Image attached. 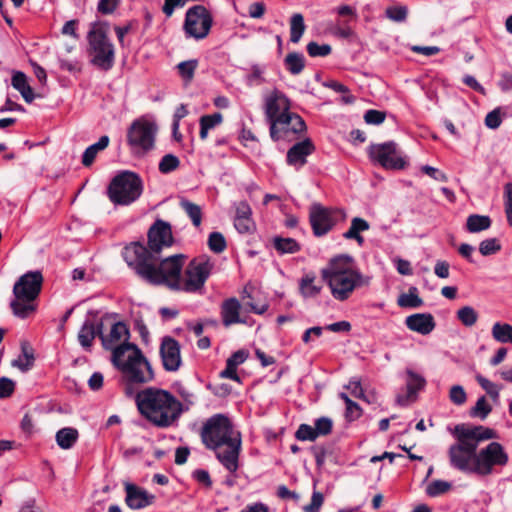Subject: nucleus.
Instances as JSON below:
<instances>
[{
	"instance_id": "21",
	"label": "nucleus",
	"mask_w": 512,
	"mask_h": 512,
	"mask_svg": "<svg viewBox=\"0 0 512 512\" xmlns=\"http://www.w3.org/2000/svg\"><path fill=\"white\" fill-rule=\"evenodd\" d=\"M315 150L311 139L305 138L303 141L295 143L288 151L286 160L288 165L299 169L307 163V157Z\"/></svg>"
},
{
	"instance_id": "4",
	"label": "nucleus",
	"mask_w": 512,
	"mask_h": 512,
	"mask_svg": "<svg viewBox=\"0 0 512 512\" xmlns=\"http://www.w3.org/2000/svg\"><path fill=\"white\" fill-rule=\"evenodd\" d=\"M139 412L153 425L165 428L178 420L183 406L170 392L146 388L136 395Z\"/></svg>"
},
{
	"instance_id": "44",
	"label": "nucleus",
	"mask_w": 512,
	"mask_h": 512,
	"mask_svg": "<svg viewBox=\"0 0 512 512\" xmlns=\"http://www.w3.org/2000/svg\"><path fill=\"white\" fill-rule=\"evenodd\" d=\"M179 164L180 161L178 157L173 154H167L161 159L159 163V170L160 172L167 174L176 170L179 167Z\"/></svg>"
},
{
	"instance_id": "57",
	"label": "nucleus",
	"mask_w": 512,
	"mask_h": 512,
	"mask_svg": "<svg viewBox=\"0 0 512 512\" xmlns=\"http://www.w3.org/2000/svg\"><path fill=\"white\" fill-rule=\"evenodd\" d=\"M386 114L379 110H368L364 115V120L367 124L378 125L385 120Z\"/></svg>"
},
{
	"instance_id": "37",
	"label": "nucleus",
	"mask_w": 512,
	"mask_h": 512,
	"mask_svg": "<svg viewBox=\"0 0 512 512\" xmlns=\"http://www.w3.org/2000/svg\"><path fill=\"white\" fill-rule=\"evenodd\" d=\"M96 336V330L93 322L85 321L79 333L78 340L82 347L89 348Z\"/></svg>"
},
{
	"instance_id": "35",
	"label": "nucleus",
	"mask_w": 512,
	"mask_h": 512,
	"mask_svg": "<svg viewBox=\"0 0 512 512\" xmlns=\"http://www.w3.org/2000/svg\"><path fill=\"white\" fill-rule=\"evenodd\" d=\"M305 28L303 15L300 13L293 14L290 19V40L293 43H298L304 34Z\"/></svg>"
},
{
	"instance_id": "8",
	"label": "nucleus",
	"mask_w": 512,
	"mask_h": 512,
	"mask_svg": "<svg viewBox=\"0 0 512 512\" xmlns=\"http://www.w3.org/2000/svg\"><path fill=\"white\" fill-rule=\"evenodd\" d=\"M143 191L142 181L133 172L124 171L115 176L107 190L110 201L115 205H129L136 201Z\"/></svg>"
},
{
	"instance_id": "41",
	"label": "nucleus",
	"mask_w": 512,
	"mask_h": 512,
	"mask_svg": "<svg viewBox=\"0 0 512 512\" xmlns=\"http://www.w3.org/2000/svg\"><path fill=\"white\" fill-rule=\"evenodd\" d=\"M407 376V390L409 396L415 394L424 387L425 379L421 375L413 371H407Z\"/></svg>"
},
{
	"instance_id": "60",
	"label": "nucleus",
	"mask_w": 512,
	"mask_h": 512,
	"mask_svg": "<svg viewBox=\"0 0 512 512\" xmlns=\"http://www.w3.org/2000/svg\"><path fill=\"white\" fill-rule=\"evenodd\" d=\"M422 172L430 176L431 178L440 181V182H447L448 177L445 173L439 171L437 168H434L429 165H424L421 167Z\"/></svg>"
},
{
	"instance_id": "64",
	"label": "nucleus",
	"mask_w": 512,
	"mask_h": 512,
	"mask_svg": "<svg viewBox=\"0 0 512 512\" xmlns=\"http://www.w3.org/2000/svg\"><path fill=\"white\" fill-rule=\"evenodd\" d=\"M265 4L263 2H254L248 8V13L251 18H261L265 13Z\"/></svg>"
},
{
	"instance_id": "16",
	"label": "nucleus",
	"mask_w": 512,
	"mask_h": 512,
	"mask_svg": "<svg viewBox=\"0 0 512 512\" xmlns=\"http://www.w3.org/2000/svg\"><path fill=\"white\" fill-rule=\"evenodd\" d=\"M174 243L171 225L161 219H158L149 228L148 231V251L151 254L159 253L164 247H170Z\"/></svg>"
},
{
	"instance_id": "38",
	"label": "nucleus",
	"mask_w": 512,
	"mask_h": 512,
	"mask_svg": "<svg viewBox=\"0 0 512 512\" xmlns=\"http://www.w3.org/2000/svg\"><path fill=\"white\" fill-rule=\"evenodd\" d=\"M181 208L186 212V214L191 219L193 225L195 227H199L202 222V210L201 207L193 202L188 200L180 201Z\"/></svg>"
},
{
	"instance_id": "19",
	"label": "nucleus",
	"mask_w": 512,
	"mask_h": 512,
	"mask_svg": "<svg viewBox=\"0 0 512 512\" xmlns=\"http://www.w3.org/2000/svg\"><path fill=\"white\" fill-rule=\"evenodd\" d=\"M163 366L167 371H177L182 363L180 344L172 337H164L160 346Z\"/></svg>"
},
{
	"instance_id": "15",
	"label": "nucleus",
	"mask_w": 512,
	"mask_h": 512,
	"mask_svg": "<svg viewBox=\"0 0 512 512\" xmlns=\"http://www.w3.org/2000/svg\"><path fill=\"white\" fill-rule=\"evenodd\" d=\"M306 130L304 120L296 113L289 112L270 124V136L274 141L291 140Z\"/></svg>"
},
{
	"instance_id": "20",
	"label": "nucleus",
	"mask_w": 512,
	"mask_h": 512,
	"mask_svg": "<svg viewBox=\"0 0 512 512\" xmlns=\"http://www.w3.org/2000/svg\"><path fill=\"white\" fill-rule=\"evenodd\" d=\"M130 333L129 329L124 322L114 323L108 334H101L102 345L105 349L112 350V354L115 350L124 343H129Z\"/></svg>"
},
{
	"instance_id": "63",
	"label": "nucleus",
	"mask_w": 512,
	"mask_h": 512,
	"mask_svg": "<svg viewBox=\"0 0 512 512\" xmlns=\"http://www.w3.org/2000/svg\"><path fill=\"white\" fill-rule=\"evenodd\" d=\"M248 357V353L244 350H238L235 353H233L228 359L227 362L229 365L234 366L237 368L238 365L245 362V360Z\"/></svg>"
},
{
	"instance_id": "22",
	"label": "nucleus",
	"mask_w": 512,
	"mask_h": 512,
	"mask_svg": "<svg viewBox=\"0 0 512 512\" xmlns=\"http://www.w3.org/2000/svg\"><path fill=\"white\" fill-rule=\"evenodd\" d=\"M125 490H126V504L131 509H142L149 505H151L154 500L155 496L152 494H149L146 490L131 484L126 483L125 484Z\"/></svg>"
},
{
	"instance_id": "55",
	"label": "nucleus",
	"mask_w": 512,
	"mask_h": 512,
	"mask_svg": "<svg viewBox=\"0 0 512 512\" xmlns=\"http://www.w3.org/2000/svg\"><path fill=\"white\" fill-rule=\"evenodd\" d=\"M324 502V496L321 492L314 491L310 504L304 506V512H319Z\"/></svg>"
},
{
	"instance_id": "1",
	"label": "nucleus",
	"mask_w": 512,
	"mask_h": 512,
	"mask_svg": "<svg viewBox=\"0 0 512 512\" xmlns=\"http://www.w3.org/2000/svg\"><path fill=\"white\" fill-rule=\"evenodd\" d=\"M201 440L207 449L215 452L218 461L231 473L238 470L242 436L224 414L209 417L202 425Z\"/></svg>"
},
{
	"instance_id": "3",
	"label": "nucleus",
	"mask_w": 512,
	"mask_h": 512,
	"mask_svg": "<svg viewBox=\"0 0 512 512\" xmlns=\"http://www.w3.org/2000/svg\"><path fill=\"white\" fill-rule=\"evenodd\" d=\"M456 443L448 450L449 461L452 467L474 473L477 447L481 441L496 437L494 430L483 426L456 425L453 431Z\"/></svg>"
},
{
	"instance_id": "54",
	"label": "nucleus",
	"mask_w": 512,
	"mask_h": 512,
	"mask_svg": "<svg viewBox=\"0 0 512 512\" xmlns=\"http://www.w3.org/2000/svg\"><path fill=\"white\" fill-rule=\"evenodd\" d=\"M121 0H99L97 10L103 15L112 14L119 6Z\"/></svg>"
},
{
	"instance_id": "52",
	"label": "nucleus",
	"mask_w": 512,
	"mask_h": 512,
	"mask_svg": "<svg viewBox=\"0 0 512 512\" xmlns=\"http://www.w3.org/2000/svg\"><path fill=\"white\" fill-rule=\"evenodd\" d=\"M449 398L456 405H462L467 400V395L461 385H454L450 388Z\"/></svg>"
},
{
	"instance_id": "30",
	"label": "nucleus",
	"mask_w": 512,
	"mask_h": 512,
	"mask_svg": "<svg viewBox=\"0 0 512 512\" xmlns=\"http://www.w3.org/2000/svg\"><path fill=\"white\" fill-rule=\"evenodd\" d=\"M109 144V137L104 135L100 137L97 143L89 146L83 153L82 156V164L86 167H89L94 159L96 158L99 151L104 150Z\"/></svg>"
},
{
	"instance_id": "33",
	"label": "nucleus",
	"mask_w": 512,
	"mask_h": 512,
	"mask_svg": "<svg viewBox=\"0 0 512 512\" xmlns=\"http://www.w3.org/2000/svg\"><path fill=\"white\" fill-rule=\"evenodd\" d=\"M397 304L404 308H418L423 304V300L418 296L417 288L410 287L408 293L398 297Z\"/></svg>"
},
{
	"instance_id": "25",
	"label": "nucleus",
	"mask_w": 512,
	"mask_h": 512,
	"mask_svg": "<svg viewBox=\"0 0 512 512\" xmlns=\"http://www.w3.org/2000/svg\"><path fill=\"white\" fill-rule=\"evenodd\" d=\"M20 346L21 354L11 362V365L22 372H27L34 366L35 352L26 340L21 341Z\"/></svg>"
},
{
	"instance_id": "43",
	"label": "nucleus",
	"mask_w": 512,
	"mask_h": 512,
	"mask_svg": "<svg viewBox=\"0 0 512 512\" xmlns=\"http://www.w3.org/2000/svg\"><path fill=\"white\" fill-rule=\"evenodd\" d=\"M451 489V484L443 480H434L426 487V493L431 497L444 494Z\"/></svg>"
},
{
	"instance_id": "59",
	"label": "nucleus",
	"mask_w": 512,
	"mask_h": 512,
	"mask_svg": "<svg viewBox=\"0 0 512 512\" xmlns=\"http://www.w3.org/2000/svg\"><path fill=\"white\" fill-rule=\"evenodd\" d=\"M15 388V383L6 377L0 378V398L9 397Z\"/></svg>"
},
{
	"instance_id": "62",
	"label": "nucleus",
	"mask_w": 512,
	"mask_h": 512,
	"mask_svg": "<svg viewBox=\"0 0 512 512\" xmlns=\"http://www.w3.org/2000/svg\"><path fill=\"white\" fill-rule=\"evenodd\" d=\"M485 124L491 129H496L501 124V117L498 110L489 112L485 117Z\"/></svg>"
},
{
	"instance_id": "32",
	"label": "nucleus",
	"mask_w": 512,
	"mask_h": 512,
	"mask_svg": "<svg viewBox=\"0 0 512 512\" xmlns=\"http://www.w3.org/2000/svg\"><path fill=\"white\" fill-rule=\"evenodd\" d=\"M491 226V219L486 215L473 214L467 218L466 228L470 233L487 230Z\"/></svg>"
},
{
	"instance_id": "9",
	"label": "nucleus",
	"mask_w": 512,
	"mask_h": 512,
	"mask_svg": "<svg viewBox=\"0 0 512 512\" xmlns=\"http://www.w3.org/2000/svg\"><path fill=\"white\" fill-rule=\"evenodd\" d=\"M91 62L102 70L110 69L114 64V47L109 41L106 29L95 24L88 34Z\"/></svg>"
},
{
	"instance_id": "36",
	"label": "nucleus",
	"mask_w": 512,
	"mask_h": 512,
	"mask_svg": "<svg viewBox=\"0 0 512 512\" xmlns=\"http://www.w3.org/2000/svg\"><path fill=\"white\" fill-rule=\"evenodd\" d=\"M223 120V116L221 113H214L212 115H204L200 118V137L201 139H206L208 136V131L215 126L219 125Z\"/></svg>"
},
{
	"instance_id": "10",
	"label": "nucleus",
	"mask_w": 512,
	"mask_h": 512,
	"mask_svg": "<svg viewBox=\"0 0 512 512\" xmlns=\"http://www.w3.org/2000/svg\"><path fill=\"white\" fill-rule=\"evenodd\" d=\"M213 267V262L207 256H200L192 259L181 276L180 285L177 290L189 293L200 292L203 289Z\"/></svg>"
},
{
	"instance_id": "17",
	"label": "nucleus",
	"mask_w": 512,
	"mask_h": 512,
	"mask_svg": "<svg viewBox=\"0 0 512 512\" xmlns=\"http://www.w3.org/2000/svg\"><path fill=\"white\" fill-rule=\"evenodd\" d=\"M309 219L316 236H323L335 225L333 210L320 204H313L310 208Z\"/></svg>"
},
{
	"instance_id": "34",
	"label": "nucleus",
	"mask_w": 512,
	"mask_h": 512,
	"mask_svg": "<svg viewBox=\"0 0 512 512\" xmlns=\"http://www.w3.org/2000/svg\"><path fill=\"white\" fill-rule=\"evenodd\" d=\"M273 246L280 254H293L300 250V244L293 238L275 237Z\"/></svg>"
},
{
	"instance_id": "14",
	"label": "nucleus",
	"mask_w": 512,
	"mask_h": 512,
	"mask_svg": "<svg viewBox=\"0 0 512 512\" xmlns=\"http://www.w3.org/2000/svg\"><path fill=\"white\" fill-rule=\"evenodd\" d=\"M157 127L146 120L134 121L128 130V143L137 152H147L154 146Z\"/></svg>"
},
{
	"instance_id": "5",
	"label": "nucleus",
	"mask_w": 512,
	"mask_h": 512,
	"mask_svg": "<svg viewBox=\"0 0 512 512\" xmlns=\"http://www.w3.org/2000/svg\"><path fill=\"white\" fill-rule=\"evenodd\" d=\"M321 276L332 296L338 301L347 300L355 289L370 283V278L363 276L355 268L354 259L349 255L332 258L321 270Z\"/></svg>"
},
{
	"instance_id": "2",
	"label": "nucleus",
	"mask_w": 512,
	"mask_h": 512,
	"mask_svg": "<svg viewBox=\"0 0 512 512\" xmlns=\"http://www.w3.org/2000/svg\"><path fill=\"white\" fill-rule=\"evenodd\" d=\"M124 258L129 266L134 267L137 273L150 283L164 284L170 289L177 290L187 257L184 254L172 255L156 266L151 252L144 245L133 243L125 248Z\"/></svg>"
},
{
	"instance_id": "31",
	"label": "nucleus",
	"mask_w": 512,
	"mask_h": 512,
	"mask_svg": "<svg viewBox=\"0 0 512 512\" xmlns=\"http://www.w3.org/2000/svg\"><path fill=\"white\" fill-rule=\"evenodd\" d=\"M492 337L499 343L512 344V325L509 323L496 322L491 329Z\"/></svg>"
},
{
	"instance_id": "18",
	"label": "nucleus",
	"mask_w": 512,
	"mask_h": 512,
	"mask_svg": "<svg viewBox=\"0 0 512 512\" xmlns=\"http://www.w3.org/2000/svg\"><path fill=\"white\" fill-rule=\"evenodd\" d=\"M290 111V101L285 94L279 90H273L265 98V115L269 124L282 117Z\"/></svg>"
},
{
	"instance_id": "61",
	"label": "nucleus",
	"mask_w": 512,
	"mask_h": 512,
	"mask_svg": "<svg viewBox=\"0 0 512 512\" xmlns=\"http://www.w3.org/2000/svg\"><path fill=\"white\" fill-rule=\"evenodd\" d=\"M186 3V0H165L163 5V13L167 17H171L176 7H183Z\"/></svg>"
},
{
	"instance_id": "40",
	"label": "nucleus",
	"mask_w": 512,
	"mask_h": 512,
	"mask_svg": "<svg viewBox=\"0 0 512 512\" xmlns=\"http://www.w3.org/2000/svg\"><path fill=\"white\" fill-rule=\"evenodd\" d=\"M458 320L467 327L473 326L478 320V313L471 306H464L457 311Z\"/></svg>"
},
{
	"instance_id": "53",
	"label": "nucleus",
	"mask_w": 512,
	"mask_h": 512,
	"mask_svg": "<svg viewBox=\"0 0 512 512\" xmlns=\"http://www.w3.org/2000/svg\"><path fill=\"white\" fill-rule=\"evenodd\" d=\"M333 427V422L328 417H321L315 422V431L317 436H325L328 435Z\"/></svg>"
},
{
	"instance_id": "28",
	"label": "nucleus",
	"mask_w": 512,
	"mask_h": 512,
	"mask_svg": "<svg viewBox=\"0 0 512 512\" xmlns=\"http://www.w3.org/2000/svg\"><path fill=\"white\" fill-rule=\"evenodd\" d=\"M78 430L72 427L60 429L55 436L56 442L61 449L67 450L73 447L78 440Z\"/></svg>"
},
{
	"instance_id": "39",
	"label": "nucleus",
	"mask_w": 512,
	"mask_h": 512,
	"mask_svg": "<svg viewBox=\"0 0 512 512\" xmlns=\"http://www.w3.org/2000/svg\"><path fill=\"white\" fill-rule=\"evenodd\" d=\"M285 64L291 74L297 75L305 67L304 57L299 53H289L285 58Z\"/></svg>"
},
{
	"instance_id": "56",
	"label": "nucleus",
	"mask_w": 512,
	"mask_h": 512,
	"mask_svg": "<svg viewBox=\"0 0 512 512\" xmlns=\"http://www.w3.org/2000/svg\"><path fill=\"white\" fill-rule=\"evenodd\" d=\"M477 382L480 384V386L494 399H497L499 396V389L497 386L486 379L485 377L481 375L476 376Z\"/></svg>"
},
{
	"instance_id": "6",
	"label": "nucleus",
	"mask_w": 512,
	"mask_h": 512,
	"mask_svg": "<svg viewBox=\"0 0 512 512\" xmlns=\"http://www.w3.org/2000/svg\"><path fill=\"white\" fill-rule=\"evenodd\" d=\"M113 364L128 382L144 384L154 379V372L141 350L134 344L124 343L112 354Z\"/></svg>"
},
{
	"instance_id": "13",
	"label": "nucleus",
	"mask_w": 512,
	"mask_h": 512,
	"mask_svg": "<svg viewBox=\"0 0 512 512\" xmlns=\"http://www.w3.org/2000/svg\"><path fill=\"white\" fill-rule=\"evenodd\" d=\"M368 155L373 162L385 169L402 170L407 166L406 159L398 151L397 144L393 141L370 145Z\"/></svg>"
},
{
	"instance_id": "27",
	"label": "nucleus",
	"mask_w": 512,
	"mask_h": 512,
	"mask_svg": "<svg viewBox=\"0 0 512 512\" xmlns=\"http://www.w3.org/2000/svg\"><path fill=\"white\" fill-rule=\"evenodd\" d=\"M12 86L20 92L21 96L27 103H31L35 95L28 83L27 76L21 71H14L11 81Z\"/></svg>"
},
{
	"instance_id": "49",
	"label": "nucleus",
	"mask_w": 512,
	"mask_h": 512,
	"mask_svg": "<svg viewBox=\"0 0 512 512\" xmlns=\"http://www.w3.org/2000/svg\"><path fill=\"white\" fill-rule=\"evenodd\" d=\"M331 46L328 44L319 45L316 42H310L307 45V52L311 57H324L331 53Z\"/></svg>"
},
{
	"instance_id": "50",
	"label": "nucleus",
	"mask_w": 512,
	"mask_h": 512,
	"mask_svg": "<svg viewBox=\"0 0 512 512\" xmlns=\"http://www.w3.org/2000/svg\"><path fill=\"white\" fill-rule=\"evenodd\" d=\"M295 436L301 441H314L318 437L315 428L307 424H301Z\"/></svg>"
},
{
	"instance_id": "24",
	"label": "nucleus",
	"mask_w": 512,
	"mask_h": 512,
	"mask_svg": "<svg viewBox=\"0 0 512 512\" xmlns=\"http://www.w3.org/2000/svg\"><path fill=\"white\" fill-rule=\"evenodd\" d=\"M407 327L422 335L429 334L435 328L434 318L431 314H413L405 320Z\"/></svg>"
},
{
	"instance_id": "51",
	"label": "nucleus",
	"mask_w": 512,
	"mask_h": 512,
	"mask_svg": "<svg viewBox=\"0 0 512 512\" xmlns=\"http://www.w3.org/2000/svg\"><path fill=\"white\" fill-rule=\"evenodd\" d=\"M504 204L505 213L508 223L512 226V183L509 182L504 186Z\"/></svg>"
},
{
	"instance_id": "45",
	"label": "nucleus",
	"mask_w": 512,
	"mask_h": 512,
	"mask_svg": "<svg viewBox=\"0 0 512 512\" xmlns=\"http://www.w3.org/2000/svg\"><path fill=\"white\" fill-rule=\"evenodd\" d=\"M208 246L215 253H221L226 248L224 236L219 232H212L208 238Z\"/></svg>"
},
{
	"instance_id": "12",
	"label": "nucleus",
	"mask_w": 512,
	"mask_h": 512,
	"mask_svg": "<svg viewBox=\"0 0 512 512\" xmlns=\"http://www.w3.org/2000/svg\"><path fill=\"white\" fill-rule=\"evenodd\" d=\"M508 461L509 456L504 447L498 442H491L477 452L474 473L480 476L490 475L494 466H505Z\"/></svg>"
},
{
	"instance_id": "26",
	"label": "nucleus",
	"mask_w": 512,
	"mask_h": 512,
	"mask_svg": "<svg viewBox=\"0 0 512 512\" xmlns=\"http://www.w3.org/2000/svg\"><path fill=\"white\" fill-rule=\"evenodd\" d=\"M321 285L317 282L314 273L305 274L299 282V291L304 298L317 297L321 292Z\"/></svg>"
},
{
	"instance_id": "47",
	"label": "nucleus",
	"mask_w": 512,
	"mask_h": 512,
	"mask_svg": "<svg viewBox=\"0 0 512 512\" xmlns=\"http://www.w3.org/2000/svg\"><path fill=\"white\" fill-rule=\"evenodd\" d=\"M501 245L496 238L483 240L479 245V251L483 256H488L500 251Z\"/></svg>"
},
{
	"instance_id": "11",
	"label": "nucleus",
	"mask_w": 512,
	"mask_h": 512,
	"mask_svg": "<svg viewBox=\"0 0 512 512\" xmlns=\"http://www.w3.org/2000/svg\"><path fill=\"white\" fill-rule=\"evenodd\" d=\"M212 23L213 18L207 8L195 5L187 10L183 29L187 37L201 40L208 36Z\"/></svg>"
},
{
	"instance_id": "46",
	"label": "nucleus",
	"mask_w": 512,
	"mask_h": 512,
	"mask_svg": "<svg viewBox=\"0 0 512 512\" xmlns=\"http://www.w3.org/2000/svg\"><path fill=\"white\" fill-rule=\"evenodd\" d=\"M385 14L394 22H403L407 18L408 9L405 6H391L386 9Z\"/></svg>"
},
{
	"instance_id": "58",
	"label": "nucleus",
	"mask_w": 512,
	"mask_h": 512,
	"mask_svg": "<svg viewBox=\"0 0 512 512\" xmlns=\"http://www.w3.org/2000/svg\"><path fill=\"white\" fill-rule=\"evenodd\" d=\"M234 226L240 233H248L253 230L254 223L251 217L235 218Z\"/></svg>"
},
{
	"instance_id": "7",
	"label": "nucleus",
	"mask_w": 512,
	"mask_h": 512,
	"mask_svg": "<svg viewBox=\"0 0 512 512\" xmlns=\"http://www.w3.org/2000/svg\"><path fill=\"white\" fill-rule=\"evenodd\" d=\"M42 281V274L34 271L24 274L15 283L13 287L15 299L10 305L15 316L26 318L35 310L32 301L39 295Z\"/></svg>"
},
{
	"instance_id": "29",
	"label": "nucleus",
	"mask_w": 512,
	"mask_h": 512,
	"mask_svg": "<svg viewBox=\"0 0 512 512\" xmlns=\"http://www.w3.org/2000/svg\"><path fill=\"white\" fill-rule=\"evenodd\" d=\"M369 223L359 217H355L351 221L350 228L343 234L346 239H354L358 244H363L364 238L360 235L361 232L369 230Z\"/></svg>"
},
{
	"instance_id": "48",
	"label": "nucleus",
	"mask_w": 512,
	"mask_h": 512,
	"mask_svg": "<svg viewBox=\"0 0 512 512\" xmlns=\"http://www.w3.org/2000/svg\"><path fill=\"white\" fill-rule=\"evenodd\" d=\"M196 67V60L184 61L178 64L179 73L181 77L187 82H190L192 80Z\"/></svg>"
},
{
	"instance_id": "23",
	"label": "nucleus",
	"mask_w": 512,
	"mask_h": 512,
	"mask_svg": "<svg viewBox=\"0 0 512 512\" xmlns=\"http://www.w3.org/2000/svg\"><path fill=\"white\" fill-rule=\"evenodd\" d=\"M241 303L237 298H229L223 301L221 305V318L223 325L229 327L233 324L246 323L241 317Z\"/></svg>"
},
{
	"instance_id": "42",
	"label": "nucleus",
	"mask_w": 512,
	"mask_h": 512,
	"mask_svg": "<svg viewBox=\"0 0 512 512\" xmlns=\"http://www.w3.org/2000/svg\"><path fill=\"white\" fill-rule=\"evenodd\" d=\"M491 410H492L491 405L487 402L486 398L483 396L477 400L475 406L470 411V415L473 417H479L481 419H485L489 415Z\"/></svg>"
}]
</instances>
